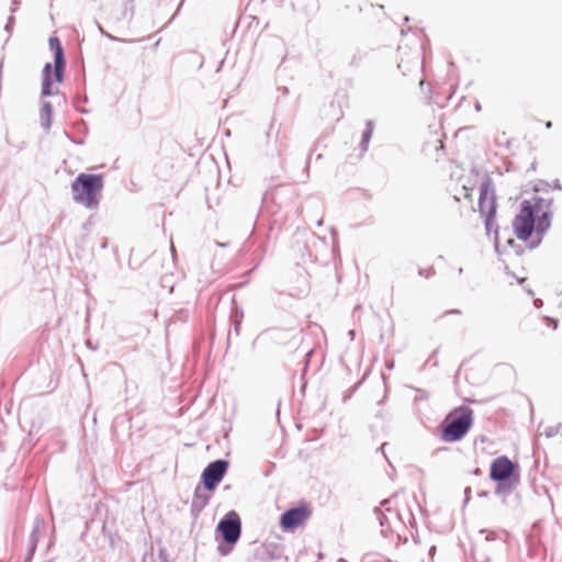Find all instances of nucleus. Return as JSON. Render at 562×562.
<instances>
[{
	"instance_id": "15",
	"label": "nucleus",
	"mask_w": 562,
	"mask_h": 562,
	"mask_svg": "<svg viewBox=\"0 0 562 562\" xmlns=\"http://www.w3.org/2000/svg\"><path fill=\"white\" fill-rule=\"evenodd\" d=\"M53 105L48 101L42 102L41 125L44 130H49L52 125Z\"/></svg>"
},
{
	"instance_id": "17",
	"label": "nucleus",
	"mask_w": 562,
	"mask_h": 562,
	"mask_svg": "<svg viewBox=\"0 0 562 562\" xmlns=\"http://www.w3.org/2000/svg\"><path fill=\"white\" fill-rule=\"evenodd\" d=\"M392 499L389 498V499H384L382 503H381V507L383 508L384 513L390 517L391 521H402V515L396 512V510H393L391 507H390V504H391Z\"/></svg>"
},
{
	"instance_id": "11",
	"label": "nucleus",
	"mask_w": 562,
	"mask_h": 562,
	"mask_svg": "<svg viewBox=\"0 0 562 562\" xmlns=\"http://www.w3.org/2000/svg\"><path fill=\"white\" fill-rule=\"evenodd\" d=\"M44 528V519L42 517H36L34 521V528L29 537V553L25 562H29L37 547V542L40 539V530Z\"/></svg>"
},
{
	"instance_id": "2",
	"label": "nucleus",
	"mask_w": 562,
	"mask_h": 562,
	"mask_svg": "<svg viewBox=\"0 0 562 562\" xmlns=\"http://www.w3.org/2000/svg\"><path fill=\"white\" fill-rule=\"evenodd\" d=\"M473 424V411L460 406L450 412L441 424L440 439L443 442L460 441L469 432Z\"/></svg>"
},
{
	"instance_id": "1",
	"label": "nucleus",
	"mask_w": 562,
	"mask_h": 562,
	"mask_svg": "<svg viewBox=\"0 0 562 562\" xmlns=\"http://www.w3.org/2000/svg\"><path fill=\"white\" fill-rule=\"evenodd\" d=\"M104 179L99 173H79L71 182L72 200L88 210H97L100 204Z\"/></svg>"
},
{
	"instance_id": "9",
	"label": "nucleus",
	"mask_w": 562,
	"mask_h": 562,
	"mask_svg": "<svg viewBox=\"0 0 562 562\" xmlns=\"http://www.w3.org/2000/svg\"><path fill=\"white\" fill-rule=\"evenodd\" d=\"M553 200L552 199H544V202L542 204V211H540L539 214L536 215V234L538 235L537 241L532 243L530 245V248H536L542 240L543 235L548 232V229L551 226V206H552Z\"/></svg>"
},
{
	"instance_id": "29",
	"label": "nucleus",
	"mask_w": 562,
	"mask_h": 562,
	"mask_svg": "<svg viewBox=\"0 0 562 562\" xmlns=\"http://www.w3.org/2000/svg\"><path fill=\"white\" fill-rule=\"evenodd\" d=\"M128 11H132V8H130V9H128V8H127V5H126V7H125V9H124L123 15H124V16H126V14H127V12H128ZM132 15H133V12H131V13H130V18H131Z\"/></svg>"
},
{
	"instance_id": "16",
	"label": "nucleus",
	"mask_w": 562,
	"mask_h": 562,
	"mask_svg": "<svg viewBox=\"0 0 562 562\" xmlns=\"http://www.w3.org/2000/svg\"><path fill=\"white\" fill-rule=\"evenodd\" d=\"M373 127H374L373 122L367 121L366 130L362 133V139H361V144H360V147L363 151H366L368 149L370 139L372 137Z\"/></svg>"
},
{
	"instance_id": "31",
	"label": "nucleus",
	"mask_w": 562,
	"mask_h": 562,
	"mask_svg": "<svg viewBox=\"0 0 562 562\" xmlns=\"http://www.w3.org/2000/svg\"><path fill=\"white\" fill-rule=\"evenodd\" d=\"M551 126H552V122H551V121H548V122L546 123V127H547V128H551Z\"/></svg>"
},
{
	"instance_id": "20",
	"label": "nucleus",
	"mask_w": 562,
	"mask_h": 562,
	"mask_svg": "<svg viewBox=\"0 0 562 562\" xmlns=\"http://www.w3.org/2000/svg\"><path fill=\"white\" fill-rule=\"evenodd\" d=\"M233 317H234V330H235L236 336H238L239 330H240V325H241L243 312L236 310Z\"/></svg>"
},
{
	"instance_id": "37",
	"label": "nucleus",
	"mask_w": 562,
	"mask_h": 562,
	"mask_svg": "<svg viewBox=\"0 0 562 562\" xmlns=\"http://www.w3.org/2000/svg\"><path fill=\"white\" fill-rule=\"evenodd\" d=\"M470 493V487L465 488V494Z\"/></svg>"
},
{
	"instance_id": "18",
	"label": "nucleus",
	"mask_w": 562,
	"mask_h": 562,
	"mask_svg": "<svg viewBox=\"0 0 562 562\" xmlns=\"http://www.w3.org/2000/svg\"><path fill=\"white\" fill-rule=\"evenodd\" d=\"M367 55L368 53L366 50H362V49H357L351 58H350V66L352 67H359L362 65V63L364 61V59L367 58Z\"/></svg>"
},
{
	"instance_id": "30",
	"label": "nucleus",
	"mask_w": 562,
	"mask_h": 562,
	"mask_svg": "<svg viewBox=\"0 0 562 562\" xmlns=\"http://www.w3.org/2000/svg\"><path fill=\"white\" fill-rule=\"evenodd\" d=\"M18 1L16 0H13V7L11 8V12H15L16 11V5H18Z\"/></svg>"
},
{
	"instance_id": "7",
	"label": "nucleus",
	"mask_w": 562,
	"mask_h": 562,
	"mask_svg": "<svg viewBox=\"0 0 562 562\" xmlns=\"http://www.w3.org/2000/svg\"><path fill=\"white\" fill-rule=\"evenodd\" d=\"M216 531L221 535L224 542L235 544L241 535V521L239 515L234 510L228 512L218 521Z\"/></svg>"
},
{
	"instance_id": "6",
	"label": "nucleus",
	"mask_w": 562,
	"mask_h": 562,
	"mask_svg": "<svg viewBox=\"0 0 562 562\" xmlns=\"http://www.w3.org/2000/svg\"><path fill=\"white\" fill-rule=\"evenodd\" d=\"M229 462L225 459H216L210 462L201 474V482L204 490L214 492L226 475Z\"/></svg>"
},
{
	"instance_id": "13",
	"label": "nucleus",
	"mask_w": 562,
	"mask_h": 562,
	"mask_svg": "<svg viewBox=\"0 0 562 562\" xmlns=\"http://www.w3.org/2000/svg\"><path fill=\"white\" fill-rule=\"evenodd\" d=\"M52 74H53V66H52L50 63H46L44 68H43V81H42V95L43 97H49V95L53 94V91H52V85H53Z\"/></svg>"
},
{
	"instance_id": "36",
	"label": "nucleus",
	"mask_w": 562,
	"mask_h": 562,
	"mask_svg": "<svg viewBox=\"0 0 562 562\" xmlns=\"http://www.w3.org/2000/svg\"><path fill=\"white\" fill-rule=\"evenodd\" d=\"M349 334H350V336L353 338V336H355V331H353V330H350V331H349Z\"/></svg>"
},
{
	"instance_id": "22",
	"label": "nucleus",
	"mask_w": 562,
	"mask_h": 562,
	"mask_svg": "<svg viewBox=\"0 0 562 562\" xmlns=\"http://www.w3.org/2000/svg\"><path fill=\"white\" fill-rule=\"evenodd\" d=\"M543 321L548 327H551L552 329H557L559 326V321L549 316H544Z\"/></svg>"
},
{
	"instance_id": "25",
	"label": "nucleus",
	"mask_w": 562,
	"mask_h": 562,
	"mask_svg": "<svg viewBox=\"0 0 562 562\" xmlns=\"http://www.w3.org/2000/svg\"><path fill=\"white\" fill-rule=\"evenodd\" d=\"M13 25H14V16H13V15H11V16H9V19H8V21H7V24H5V26H4L5 31H7V32H11V30H12Z\"/></svg>"
},
{
	"instance_id": "26",
	"label": "nucleus",
	"mask_w": 562,
	"mask_h": 562,
	"mask_svg": "<svg viewBox=\"0 0 562 562\" xmlns=\"http://www.w3.org/2000/svg\"><path fill=\"white\" fill-rule=\"evenodd\" d=\"M159 558L161 559V562H168L167 554L164 550H159Z\"/></svg>"
},
{
	"instance_id": "21",
	"label": "nucleus",
	"mask_w": 562,
	"mask_h": 562,
	"mask_svg": "<svg viewBox=\"0 0 562 562\" xmlns=\"http://www.w3.org/2000/svg\"><path fill=\"white\" fill-rule=\"evenodd\" d=\"M234 544H228L226 542L220 543L217 547V551L221 555L226 557L231 553Z\"/></svg>"
},
{
	"instance_id": "23",
	"label": "nucleus",
	"mask_w": 562,
	"mask_h": 562,
	"mask_svg": "<svg viewBox=\"0 0 562 562\" xmlns=\"http://www.w3.org/2000/svg\"><path fill=\"white\" fill-rule=\"evenodd\" d=\"M418 273H419V276H422V277L430 278L431 276H434L435 270H434V268H429V269H419Z\"/></svg>"
},
{
	"instance_id": "8",
	"label": "nucleus",
	"mask_w": 562,
	"mask_h": 562,
	"mask_svg": "<svg viewBox=\"0 0 562 562\" xmlns=\"http://www.w3.org/2000/svg\"><path fill=\"white\" fill-rule=\"evenodd\" d=\"M308 516L310 510L304 505L290 508L281 514L280 527L283 531H291L301 526Z\"/></svg>"
},
{
	"instance_id": "19",
	"label": "nucleus",
	"mask_w": 562,
	"mask_h": 562,
	"mask_svg": "<svg viewBox=\"0 0 562 562\" xmlns=\"http://www.w3.org/2000/svg\"><path fill=\"white\" fill-rule=\"evenodd\" d=\"M558 434H561V436H562V423H559V424H557L554 426H548L544 429V436L547 438H553Z\"/></svg>"
},
{
	"instance_id": "24",
	"label": "nucleus",
	"mask_w": 562,
	"mask_h": 562,
	"mask_svg": "<svg viewBox=\"0 0 562 562\" xmlns=\"http://www.w3.org/2000/svg\"><path fill=\"white\" fill-rule=\"evenodd\" d=\"M97 25H98V29H99L100 33H101L102 35H104L105 37H108V38H110V40H112V41H121L120 38H117V37H115V36L111 35L110 33H108L106 31H104V30H103V27H102L99 23H98Z\"/></svg>"
},
{
	"instance_id": "33",
	"label": "nucleus",
	"mask_w": 562,
	"mask_h": 562,
	"mask_svg": "<svg viewBox=\"0 0 562 562\" xmlns=\"http://www.w3.org/2000/svg\"><path fill=\"white\" fill-rule=\"evenodd\" d=\"M330 233H331L333 237L335 238L336 229L334 227L330 228Z\"/></svg>"
},
{
	"instance_id": "3",
	"label": "nucleus",
	"mask_w": 562,
	"mask_h": 562,
	"mask_svg": "<svg viewBox=\"0 0 562 562\" xmlns=\"http://www.w3.org/2000/svg\"><path fill=\"white\" fill-rule=\"evenodd\" d=\"M543 198L533 196L520 203V211L515 216L513 226L519 240L527 241L536 232V215L542 211Z\"/></svg>"
},
{
	"instance_id": "4",
	"label": "nucleus",
	"mask_w": 562,
	"mask_h": 562,
	"mask_svg": "<svg viewBox=\"0 0 562 562\" xmlns=\"http://www.w3.org/2000/svg\"><path fill=\"white\" fill-rule=\"evenodd\" d=\"M490 477L497 482L495 493L507 496L513 491V483L519 481L518 465L506 456L497 457L492 461Z\"/></svg>"
},
{
	"instance_id": "14",
	"label": "nucleus",
	"mask_w": 562,
	"mask_h": 562,
	"mask_svg": "<svg viewBox=\"0 0 562 562\" xmlns=\"http://www.w3.org/2000/svg\"><path fill=\"white\" fill-rule=\"evenodd\" d=\"M374 515H375L376 519L379 520L380 526L382 528L381 533L384 537H387V532L390 530H392V521H391L390 517L384 513L382 507L375 508Z\"/></svg>"
},
{
	"instance_id": "10",
	"label": "nucleus",
	"mask_w": 562,
	"mask_h": 562,
	"mask_svg": "<svg viewBox=\"0 0 562 562\" xmlns=\"http://www.w3.org/2000/svg\"><path fill=\"white\" fill-rule=\"evenodd\" d=\"M49 48L54 53V76L55 80L60 83L64 80V74L66 68V58L63 45L58 37H49Z\"/></svg>"
},
{
	"instance_id": "32",
	"label": "nucleus",
	"mask_w": 562,
	"mask_h": 562,
	"mask_svg": "<svg viewBox=\"0 0 562 562\" xmlns=\"http://www.w3.org/2000/svg\"><path fill=\"white\" fill-rule=\"evenodd\" d=\"M384 447H385V443H383V445L378 449V451H381L382 453H384Z\"/></svg>"
},
{
	"instance_id": "12",
	"label": "nucleus",
	"mask_w": 562,
	"mask_h": 562,
	"mask_svg": "<svg viewBox=\"0 0 562 562\" xmlns=\"http://www.w3.org/2000/svg\"><path fill=\"white\" fill-rule=\"evenodd\" d=\"M205 491L200 485L196 486L191 502L192 512L200 513L209 504L210 495Z\"/></svg>"
},
{
	"instance_id": "28",
	"label": "nucleus",
	"mask_w": 562,
	"mask_h": 562,
	"mask_svg": "<svg viewBox=\"0 0 562 562\" xmlns=\"http://www.w3.org/2000/svg\"><path fill=\"white\" fill-rule=\"evenodd\" d=\"M553 188L557 190H562V186L559 180H555Z\"/></svg>"
},
{
	"instance_id": "34",
	"label": "nucleus",
	"mask_w": 562,
	"mask_h": 562,
	"mask_svg": "<svg viewBox=\"0 0 562 562\" xmlns=\"http://www.w3.org/2000/svg\"><path fill=\"white\" fill-rule=\"evenodd\" d=\"M317 225L322 226L323 225V220L317 221Z\"/></svg>"
},
{
	"instance_id": "27",
	"label": "nucleus",
	"mask_w": 562,
	"mask_h": 562,
	"mask_svg": "<svg viewBox=\"0 0 562 562\" xmlns=\"http://www.w3.org/2000/svg\"><path fill=\"white\" fill-rule=\"evenodd\" d=\"M447 314H453V315H460L461 314V311L458 310V308H454V310H450L447 312Z\"/></svg>"
},
{
	"instance_id": "5",
	"label": "nucleus",
	"mask_w": 562,
	"mask_h": 562,
	"mask_svg": "<svg viewBox=\"0 0 562 562\" xmlns=\"http://www.w3.org/2000/svg\"><path fill=\"white\" fill-rule=\"evenodd\" d=\"M496 196L494 186L490 178H486L480 186L479 211L485 218V228L490 234L495 226Z\"/></svg>"
},
{
	"instance_id": "35",
	"label": "nucleus",
	"mask_w": 562,
	"mask_h": 562,
	"mask_svg": "<svg viewBox=\"0 0 562 562\" xmlns=\"http://www.w3.org/2000/svg\"><path fill=\"white\" fill-rule=\"evenodd\" d=\"M462 272H463V269H462V268H459L458 273H459V274H462Z\"/></svg>"
}]
</instances>
